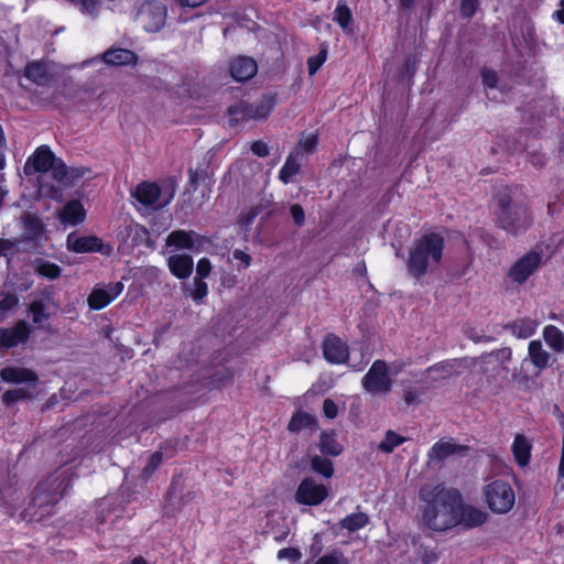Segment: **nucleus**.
<instances>
[{
	"instance_id": "bf43d9fd",
	"label": "nucleus",
	"mask_w": 564,
	"mask_h": 564,
	"mask_svg": "<svg viewBox=\"0 0 564 564\" xmlns=\"http://www.w3.org/2000/svg\"><path fill=\"white\" fill-rule=\"evenodd\" d=\"M304 151L308 154L315 152L318 144V137L316 134H310L302 141Z\"/></svg>"
},
{
	"instance_id": "2eb2a0df",
	"label": "nucleus",
	"mask_w": 564,
	"mask_h": 564,
	"mask_svg": "<svg viewBox=\"0 0 564 564\" xmlns=\"http://www.w3.org/2000/svg\"><path fill=\"white\" fill-rule=\"evenodd\" d=\"M23 76L37 86H48L54 79V73L47 61H30L26 63Z\"/></svg>"
},
{
	"instance_id": "0eeeda50",
	"label": "nucleus",
	"mask_w": 564,
	"mask_h": 564,
	"mask_svg": "<svg viewBox=\"0 0 564 564\" xmlns=\"http://www.w3.org/2000/svg\"><path fill=\"white\" fill-rule=\"evenodd\" d=\"M362 388L371 394H387L391 391L392 380L384 360L377 359L362 378Z\"/></svg>"
},
{
	"instance_id": "f8f14e48",
	"label": "nucleus",
	"mask_w": 564,
	"mask_h": 564,
	"mask_svg": "<svg viewBox=\"0 0 564 564\" xmlns=\"http://www.w3.org/2000/svg\"><path fill=\"white\" fill-rule=\"evenodd\" d=\"M122 282H110L105 288L95 286L87 297L88 307L93 311H100L115 301L122 292Z\"/></svg>"
},
{
	"instance_id": "a211bd4d",
	"label": "nucleus",
	"mask_w": 564,
	"mask_h": 564,
	"mask_svg": "<svg viewBox=\"0 0 564 564\" xmlns=\"http://www.w3.org/2000/svg\"><path fill=\"white\" fill-rule=\"evenodd\" d=\"M55 154L48 145H40L28 159L24 166L25 173L29 174L28 170L30 164L36 173L50 172L51 167L55 162Z\"/></svg>"
},
{
	"instance_id": "603ef678",
	"label": "nucleus",
	"mask_w": 564,
	"mask_h": 564,
	"mask_svg": "<svg viewBox=\"0 0 564 564\" xmlns=\"http://www.w3.org/2000/svg\"><path fill=\"white\" fill-rule=\"evenodd\" d=\"M259 215L258 208H251L240 214L238 223L243 227L250 226Z\"/></svg>"
},
{
	"instance_id": "4468645a",
	"label": "nucleus",
	"mask_w": 564,
	"mask_h": 564,
	"mask_svg": "<svg viewBox=\"0 0 564 564\" xmlns=\"http://www.w3.org/2000/svg\"><path fill=\"white\" fill-rule=\"evenodd\" d=\"M325 360L332 365H344L349 359V348L345 341L334 334H328L322 345Z\"/></svg>"
},
{
	"instance_id": "dca6fc26",
	"label": "nucleus",
	"mask_w": 564,
	"mask_h": 564,
	"mask_svg": "<svg viewBox=\"0 0 564 564\" xmlns=\"http://www.w3.org/2000/svg\"><path fill=\"white\" fill-rule=\"evenodd\" d=\"M456 518L458 524H463L465 528H476L487 521L488 514L475 506L464 503L460 496V503L456 509Z\"/></svg>"
},
{
	"instance_id": "4d7b16f0",
	"label": "nucleus",
	"mask_w": 564,
	"mask_h": 564,
	"mask_svg": "<svg viewBox=\"0 0 564 564\" xmlns=\"http://www.w3.org/2000/svg\"><path fill=\"white\" fill-rule=\"evenodd\" d=\"M478 8V0H462L460 12L464 17H471Z\"/></svg>"
},
{
	"instance_id": "79ce46f5",
	"label": "nucleus",
	"mask_w": 564,
	"mask_h": 564,
	"mask_svg": "<svg viewBox=\"0 0 564 564\" xmlns=\"http://www.w3.org/2000/svg\"><path fill=\"white\" fill-rule=\"evenodd\" d=\"M29 311L32 315V322L36 325H41L50 318V313L46 312L45 304L41 300L33 301Z\"/></svg>"
},
{
	"instance_id": "69168bd1",
	"label": "nucleus",
	"mask_w": 564,
	"mask_h": 564,
	"mask_svg": "<svg viewBox=\"0 0 564 564\" xmlns=\"http://www.w3.org/2000/svg\"><path fill=\"white\" fill-rule=\"evenodd\" d=\"M188 174H189V180H188L189 185L194 191H196L198 187V184H199L200 173L198 172V170L189 169Z\"/></svg>"
},
{
	"instance_id": "c03bdc74",
	"label": "nucleus",
	"mask_w": 564,
	"mask_h": 564,
	"mask_svg": "<svg viewBox=\"0 0 564 564\" xmlns=\"http://www.w3.org/2000/svg\"><path fill=\"white\" fill-rule=\"evenodd\" d=\"M314 564H349L348 560L339 551L324 554Z\"/></svg>"
},
{
	"instance_id": "a878e982",
	"label": "nucleus",
	"mask_w": 564,
	"mask_h": 564,
	"mask_svg": "<svg viewBox=\"0 0 564 564\" xmlns=\"http://www.w3.org/2000/svg\"><path fill=\"white\" fill-rule=\"evenodd\" d=\"M528 357L538 371H542L550 366L551 355L543 348L542 343L538 339L529 343Z\"/></svg>"
},
{
	"instance_id": "ddd939ff",
	"label": "nucleus",
	"mask_w": 564,
	"mask_h": 564,
	"mask_svg": "<svg viewBox=\"0 0 564 564\" xmlns=\"http://www.w3.org/2000/svg\"><path fill=\"white\" fill-rule=\"evenodd\" d=\"M32 333V328L25 319L18 321L12 327L0 328V348L11 349L20 344H25Z\"/></svg>"
},
{
	"instance_id": "a18cd8bd",
	"label": "nucleus",
	"mask_w": 564,
	"mask_h": 564,
	"mask_svg": "<svg viewBox=\"0 0 564 564\" xmlns=\"http://www.w3.org/2000/svg\"><path fill=\"white\" fill-rule=\"evenodd\" d=\"M50 171L52 172L53 178L62 183L67 177L68 167L62 159L55 158V162Z\"/></svg>"
},
{
	"instance_id": "774afa93",
	"label": "nucleus",
	"mask_w": 564,
	"mask_h": 564,
	"mask_svg": "<svg viewBox=\"0 0 564 564\" xmlns=\"http://www.w3.org/2000/svg\"><path fill=\"white\" fill-rule=\"evenodd\" d=\"M557 477L564 478V435H563V440H562V451H561V458H560V464H558V468H557Z\"/></svg>"
},
{
	"instance_id": "b1692460",
	"label": "nucleus",
	"mask_w": 564,
	"mask_h": 564,
	"mask_svg": "<svg viewBox=\"0 0 564 564\" xmlns=\"http://www.w3.org/2000/svg\"><path fill=\"white\" fill-rule=\"evenodd\" d=\"M68 249L76 253L101 252L104 242L96 236H82L70 241L67 239Z\"/></svg>"
},
{
	"instance_id": "1a4fd4ad",
	"label": "nucleus",
	"mask_w": 564,
	"mask_h": 564,
	"mask_svg": "<svg viewBox=\"0 0 564 564\" xmlns=\"http://www.w3.org/2000/svg\"><path fill=\"white\" fill-rule=\"evenodd\" d=\"M162 188L155 182L143 181L137 185L132 196L145 207L162 209L172 200L174 193L171 192L166 198L160 200Z\"/></svg>"
},
{
	"instance_id": "ea45409f",
	"label": "nucleus",
	"mask_w": 564,
	"mask_h": 564,
	"mask_svg": "<svg viewBox=\"0 0 564 564\" xmlns=\"http://www.w3.org/2000/svg\"><path fill=\"white\" fill-rule=\"evenodd\" d=\"M328 46L323 43L319 46V52L316 55H313L307 58V70L310 76H313L318 72V69L326 62Z\"/></svg>"
},
{
	"instance_id": "864d4df0",
	"label": "nucleus",
	"mask_w": 564,
	"mask_h": 564,
	"mask_svg": "<svg viewBox=\"0 0 564 564\" xmlns=\"http://www.w3.org/2000/svg\"><path fill=\"white\" fill-rule=\"evenodd\" d=\"M250 150L254 155L259 158H267L270 153L268 144L262 140L252 142Z\"/></svg>"
},
{
	"instance_id": "680f3d73",
	"label": "nucleus",
	"mask_w": 564,
	"mask_h": 564,
	"mask_svg": "<svg viewBox=\"0 0 564 564\" xmlns=\"http://www.w3.org/2000/svg\"><path fill=\"white\" fill-rule=\"evenodd\" d=\"M301 552L294 547H283L278 552V558H290L292 561L299 560Z\"/></svg>"
},
{
	"instance_id": "c756f323",
	"label": "nucleus",
	"mask_w": 564,
	"mask_h": 564,
	"mask_svg": "<svg viewBox=\"0 0 564 564\" xmlns=\"http://www.w3.org/2000/svg\"><path fill=\"white\" fill-rule=\"evenodd\" d=\"M34 271L37 275L48 280H56L62 274V268L43 258H36L34 262Z\"/></svg>"
},
{
	"instance_id": "6ab92c4d",
	"label": "nucleus",
	"mask_w": 564,
	"mask_h": 564,
	"mask_svg": "<svg viewBox=\"0 0 564 564\" xmlns=\"http://www.w3.org/2000/svg\"><path fill=\"white\" fill-rule=\"evenodd\" d=\"M229 72L236 82L243 83L257 74L258 64L251 57L238 56L230 62Z\"/></svg>"
},
{
	"instance_id": "8fccbe9b",
	"label": "nucleus",
	"mask_w": 564,
	"mask_h": 564,
	"mask_svg": "<svg viewBox=\"0 0 564 564\" xmlns=\"http://www.w3.org/2000/svg\"><path fill=\"white\" fill-rule=\"evenodd\" d=\"M212 263L208 258H200L196 265V276L194 279L204 280L210 274Z\"/></svg>"
},
{
	"instance_id": "20e7f679",
	"label": "nucleus",
	"mask_w": 564,
	"mask_h": 564,
	"mask_svg": "<svg viewBox=\"0 0 564 564\" xmlns=\"http://www.w3.org/2000/svg\"><path fill=\"white\" fill-rule=\"evenodd\" d=\"M276 106V94H263L256 104L240 100L227 108L228 124L231 128L249 120H265Z\"/></svg>"
},
{
	"instance_id": "49530a36",
	"label": "nucleus",
	"mask_w": 564,
	"mask_h": 564,
	"mask_svg": "<svg viewBox=\"0 0 564 564\" xmlns=\"http://www.w3.org/2000/svg\"><path fill=\"white\" fill-rule=\"evenodd\" d=\"M208 294V285L202 279H194V290L191 292L192 299L200 303Z\"/></svg>"
},
{
	"instance_id": "6e6d98bb",
	"label": "nucleus",
	"mask_w": 564,
	"mask_h": 564,
	"mask_svg": "<svg viewBox=\"0 0 564 564\" xmlns=\"http://www.w3.org/2000/svg\"><path fill=\"white\" fill-rule=\"evenodd\" d=\"M18 304V297L13 294H8L0 300V313H6L13 310Z\"/></svg>"
},
{
	"instance_id": "3c124183",
	"label": "nucleus",
	"mask_w": 564,
	"mask_h": 564,
	"mask_svg": "<svg viewBox=\"0 0 564 564\" xmlns=\"http://www.w3.org/2000/svg\"><path fill=\"white\" fill-rule=\"evenodd\" d=\"M290 214L293 218L294 224L297 227H302L305 223V212L300 204H293L290 207Z\"/></svg>"
},
{
	"instance_id": "f704fd0d",
	"label": "nucleus",
	"mask_w": 564,
	"mask_h": 564,
	"mask_svg": "<svg viewBox=\"0 0 564 564\" xmlns=\"http://www.w3.org/2000/svg\"><path fill=\"white\" fill-rule=\"evenodd\" d=\"M301 164L296 156L289 154L283 166L279 171V180L283 184H289L294 175L300 172Z\"/></svg>"
},
{
	"instance_id": "473e14b6",
	"label": "nucleus",
	"mask_w": 564,
	"mask_h": 564,
	"mask_svg": "<svg viewBox=\"0 0 564 564\" xmlns=\"http://www.w3.org/2000/svg\"><path fill=\"white\" fill-rule=\"evenodd\" d=\"M406 442V437L388 430L383 440L378 444V449L384 454H391L398 446Z\"/></svg>"
},
{
	"instance_id": "c9c22d12",
	"label": "nucleus",
	"mask_w": 564,
	"mask_h": 564,
	"mask_svg": "<svg viewBox=\"0 0 564 564\" xmlns=\"http://www.w3.org/2000/svg\"><path fill=\"white\" fill-rule=\"evenodd\" d=\"M510 328L519 338H529L535 333L536 323L530 317H524L516 321Z\"/></svg>"
},
{
	"instance_id": "e2e57ef3",
	"label": "nucleus",
	"mask_w": 564,
	"mask_h": 564,
	"mask_svg": "<svg viewBox=\"0 0 564 564\" xmlns=\"http://www.w3.org/2000/svg\"><path fill=\"white\" fill-rule=\"evenodd\" d=\"M232 257L235 260H238L242 263L243 269H247L248 267H250L251 261H252L251 256L240 249H235L232 251Z\"/></svg>"
},
{
	"instance_id": "423d86ee",
	"label": "nucleus",
	"mask_w": 564,
	"mask_h": 564,
	"mask_svg": "<svg viewBox=\"0 0 564 564\" xmlns=\"http://www.w3.org/2000/svg\"><path fill=\"white\" fill-rule=\"evenodd\" d=\"M487 507L497 514L509 512L516 502V495L512 486L501 479H495L487 484L482 490Z\"/></svg>"
},
{
	"instance_id": "0e129e2a",
	"label": "nucleus",
	"mask_w": 564,
	"mask_h": 564,
	"mask_svg": "<svg viewBox=\"0 0 564 564\" xmlns=\"http://www.w3.org/2000/svg\"><path fill=\"white\" fill-rule=\"evenodd\" d=\"M403 399L406 405L416 404L420 402V392L416 389H406Z\"/></svg>"
},
{
	"instance_id": "a19ab883",
	"label": "nucleus",
	"mask_w": 564,
	"mask_h": 564,
	"mask_svg": "<svg viewBox=\"0 0 564 564\" xmlns=\"http://www.w3.org/2000/svg\"><path fill=\"white\" fill-rule=\"evenodd\" d=\"M31 398V393L26 388H17L7 390L1 395V401L6 406L13 405L14 403Z\"/></svg>"
},
{
	"instance_id": "39448f33",
	"label": "nucleus",
	"mask_w": 564,
	"mask_h": 564,
	"mask_svg": "<svg viewBox=\"0 0 564 564\" xmlns=\"http://www.w3.org/2000/svg\"><path fill=\"white\" fill-rule=\"evenodd\" d=\"M63 490V481L57 486L47 480L39 482L32 492L29 510L39 518L51 516L54 506L64 496Z\"/></svg>"
},
{
	"instance_id": "58836bf2",
	"label": "nucleus",
	"mask_w": 564,
	"mask_h": 564,
	"mask_svg": "<svg viewBox=\"0 0 564 564\" xmlns=\"http://www.w3.org/2000/svg\"><path fill=\"white\" fill-rule=\"evenodd\" d=\"M169 442H164L160 445V448L153 452L145 466L142 469V474L147 477L151 476L162 464L163 462V451L167 449Z\"/></svg>"
},
{
	"instance_id": "de8ad7c7",
	"label": "nucleus",
	"mask_w": 564,
	"mask_h": 564,
	"mask_svg": "<svg viewBox=\"0 0 564 564\" xmlns=\"http://www.w3.org/2000/svg\"><path fill=\"white\" fill-rule=\"evenodd\" d=\"M455 360H444L431 366L427 371L429 372H437L442 378H447L452 375Z\"/></svg>"
},
{
	"instance_id": "393cba45",
	"label": "nucleus",
	"mask_w": 564,
	"mask_h": 564,
	"mask_svg": "<svg viewBox=\"0 0 564 564\" xmlns=\"http://www.w3.org/2000/svg\"><path fill=\"white\" fill-rule=\"evenodd\" d=\"M86 210L79 200L73 199L65 204L59 213V219L64 224L78 225L85 220Z\"/></svg>"
},
{
	"instance_id": "e433bc0d",
	"label": "nucleus",
	"mask_w": 564,
	"mask_h": 564,
	"mask_svg": "<svg viewBox=\"0 0 564 564\" xmlns=\"http://www.w3.org/2000/svg\"><path fill=\"white\" fill-rule=\"evenodd\" d=\"M311 468L314 473L322 475L325 478H330L334 475L333 462L324 456H313L311 458Z\"/></svg>"
},
{
	"instance_id": "13d9d810",
	"label": "nucleus",
	"mask_w": 564,
	"mask_h": 564,
	"mask_svg": "<svg viewBox=\"0 0 564 564\" xmlns=\"http://www.w3.org/2000/svg\"><path fill=\"white\" fill-rule=\"evenodd\" d=\"M512 356V350L510 347H503L501 349H497L492 351L487 358H496L497 360L505 362L509 361Z\"/></svg>"
},
{
	"instance_id": "f3484780",
	"label": "nucleus",
	"mask_w": 564,
	"mask_h": 564,
	"mask_svg": "<svg viewBox=\"0 0 564 564\" xmlns=\"http://www.w3.org/2000/svg\"><path fill=\"white\" fill-rule=\"evenodd\" d=\"M206 238L193 230L176 229L171 231L166 237V246L177 249L194 250L195 243L202 245Z\"/></svg>"
},
{
	"instance_id": "bb28decb",
	"label": "nucleus",
	"mask_w": 564,
	"mask_h": 564,
	"mask_svg": "<svg viewBox=\"0 0 564 564\" xmlns=\"http://www.w3.org/2000/svg\"><path fill=\"white\" fill-rule=\"evenodd\" d=\"M317 426V419L305 411H295L288 424V430L292 433H299L303 429H314Z\"/></svg>"
},
{
	"instance_id": "052dcab7",
	"label": "nucleus",
	"mask_w": 564,
	"mask_h": 564,
	"mask_svg": "<svg viewBox=\"0 0 564 564\" xmlns=\"http://www.w3.org/2000/svg\"><path fill=\"white\" fill-rule=\"evenodd\" d=\"M234 32L238 33L239 35H242L247 32H256V23L252 20L238 21Z\"/></svg>"
},
{
	"instance_id": "4be33fe9",
	"label": "nucleus",
	"mask_w": 564,
	"mask_h": 564,
	"mask_svg": "<svg viewBox=\"0 0 564 564\" xmlns=\"http://www.w3.org/2000/svg\"><path fill=\"white\" fill-rule=\"evenodd\" d=\"M511 451L516 463L520 467L529 465L531 459L532 443L523 434H517L511 445Z\"/></svg>"
},
{
	"instance_id": "37998d69",
	"label": "nucleus",
	"mask_w": 564,
	"mask_h": 564,
	"mask_svg": "<svg viewBox=\"0 0 564 564\" xmlns=\"http://www.w3.org/2000/svg\"><path fill=\"white\" fill-rule=\"evenodd\" d=\"M334 20L343 28L346 29L351 20V13L349 8L343 3L338 2L336 9L334 11Z\"/></svg>"
},
{
	"instance_id": "412c9836",
	"label": "nucleus",
	"mask_w": 564,
	"mask_h": 564,
	"mask_svg": "<svg viewBox=\"0 0 564 564\" xmlns=\"http://www.w3.org/2000/svg\"><path fill=\"white\" fill-rule=\"evenodd\" d=\"M167 267L175 278L184 280L192 274L194 260L189 254H174L169 257Z\"/></svg>"
},
{
	"instance_id": "72a5a7b5",
	"label": "nucleus",
	"mask_w": 564,
	"mask_h": 564,
	"mask_svg": "<svg viewBox=\"0 0 564 564\" xmlns=\"http://www.w3.org/2000/svg\"><path fill=\"white\" fill-rule=\"evenodd\" d=\"M419 57L416 53L406 56L402 67L399 72V80L406 82L408 85H412L413 77L417 69Z\"/></svg>"
},
{
	"instance_id": "6e6552de",
	"label": "nucleus",
	"mask_w": 564,
	"mask_h": 564,
	"mask_svg": "<svg viewBox=\"0 0 564 564\" xmlns=\"http://www.w3.org/2000/svg\"><path fill=\"white\" fill-rule=\"evenodd\" d=\"M137 20L145 32H160L166 21V7L155 0L145 1L139 9Z\"/></svg>"
},
{
	"instance_id": "2f4dec72",
	"label": "nucleus",
	"mask_w": 564,
	"mask_h": 564,
	"mask_svg": "<svg viewBox=\"0 0 564 564\" xmlns=\"http://www.w3.org/2000/svg\"><path fill=\"white\" fill-rule=\"evenodd\" d=\"M369 516L365 512H354L340 520L339 525L349 532H356L369 523Z\"/></svg>"
},
{
	"instance_id": "09e8293b",
	"label": "nucleus",
	"mask_w": 564,
	"mask_h": 564,
	"mask_svg": "<svg viewBox=\"0 0 564 564\" xmlns=\"http://www.w3.org/2000/svg\"><path fill=\"white\" fill-rule=\"evenodd\" d=\"M482 84L487 88H496L499 82V77L496 70L484 68L481 70Z\"/></svg>"
},
{
	"instance_id": "9b49d317",
	"label": "nucleus",
	"mask_w": 564,
	"mask_h": 564,
	"mask_svg": "<svg viewBox=\"0 0 564 564\" xmlns=\"http://www.w3.org/2000/svg\"><path fill=\"white\" fill-rule=\"evenodd\" d=\"M542 256L531 250L517 260L508 271V278L518 284H523L541 265Z\"/></svg>"
},
{
	"instance_id": "338daca9",
	"label": "nucleus",
	"mask_w": 564,
	"mask_h": 564,
	"mask_svg": "<svg viewBox=\"0 0 564 564\" xmlns=\"http://www.w3.org/2000/svg\"><path fill=\"white\" fill-rule=\"evenodd\" d=\"M15 243L6 238H0V256H4L8 251L14 248Z\"/></svg>"
},
{
	"instance_id": "aec40b11",
	"label": "nucleus",
	"mask_w": 564,
	"mask_h": 564,
	"mask_svg": "<svg viewBox=\"0 0 564 564\" xmlns=\"http://www.w3.org/2000/svg\"><path fill=\"white\" fill-rule=\"evenodd\" d=\"M0 378L7 383H32L35 384L39 381V376L32 369L25 367L8 366L0 370Z\"/></svg>"
},
{
	"instance_id": "4c0bfd02",
	"label": "nucleus",
	"mask_w": 564,
	"mask_h": 564,
	"mask_svg": "<svg viewBox=\"0 0 564 564\" xmlns=\"http://www.w3.org/2000/svg\"><path fill=\"white\" fill-rule=\"evenodd\" d=\"M464 449H466V447L463 445L442 441L436 442L432 447L435 457L438 459H445L448 456L460 453Z\"/></svg>"
},
{
	"instance_id": "f257e3e1",
	"label": "nucleus",
	"mask_w": 564,
	"mask_h": 564,
	"mask_svg": "<svg viewBox=\"0 0 564 564\" xmlns=\"http://www.w3.org/2000/svg\"><path fill=\"white\" fill-rule=\"evenodd\" d=\"M420 497L425 502L421 508V518L426 528L442 532L458 525L456 509L460 503V492L457 489L441 485L431 491L422 488Z\"/></svg>"
},
{
	"instance_id": "c85d7f7f",
	"label": "nucleus",
	"mask_w": 564,
	"mask_h": 564,
	"mask_svg": "<svg viewBox=\"0 0 564 564\" xmlns=\"http://www.w3.org/2000/svg\"><path fill=\"white\" fill-rule=\"evenodd\" d=\"M543 339L546 345L556 352H564V333L555 325H546L543 328Z\"/></svg>"
},
{
	"instance_id": "7ed1b4c3",
	"label": "nucleus",
	"mask_w": 564,
	"mask_h": 564,
	"mask_svg": "<svg viewBox=\"0 0 564 564\" xmlns=\"http://www.w3.org/2000/svg\"><path fill=\"white\" fill-rule=\"evenodd\" d=\"M494 200L496 224L506 232L517 236L532 226L533 216L529 205L524 202H514L510 187L497 192Z\"/></svg>"
},
{
	"instance_id": "5701e85b",
	"label": "nucleus",
	"mask_w": 564,
	"mask_h": 564,
	"mask_svg": "<svg viewBox=\"0 0 564 564\" xmlns=\"http://www.w3.org/2000/svg\"><path fill=\"white\" fill-rule=\"evenodd\" d=\"M101 58L106 64L115 66L133 65L138 61L137 54L127 48H109Z\"/></svg>"
},
{
	"instance_id": "9d476101",
	"label": "nucleus",
	"mask_w": 564,
	"mask_h": 564,
	"mask_svg": "<svg viewBox=\"0 0 564 564\" xmlns=\"http://www.w3.org/2000/svg\"><path fill=\"white\" fill-rule=\"evenodd\" d=\"M328 488L317 484L312 477H305L295 491V500L303 506H318L328 497Z\"/></svg>"
},
{
	"instance_id": "cd10ccee",
	"label": "nucleus",
	"mask_w": 564,
	"mask_h": 564,
	"mask_svg": "<svg viewBox=\"0 0 564 564\" xmlns=\"http://www.w3.org/2000/svg\"><path fill=\"white\" fill-rule=\"evenodd\" d=\"M23 228L29 240L36 241L45 232V225L42 219L32 213H26L23 217Z\"/></svg>"
},
{
	"instance_id": "7c9ffc66",
	"label": "nucleus",
	"mask_w": 564,
	"mask_h": 564,
	"mask_svg": "<svg viewBox=\"0 0 564 564\" xmlns=\"http://www.w3.org/2000/svg\"><path fill=\"white\" fill-rule=\"evenodd\" d=\"M319 451L322 454L338 456L343 452L341 445L337 442L334 432L323 431L319 438Z\"/></svg>"
},
{
	"instance_id": "5fc2aeb1",
	"label": "nucleus",
	"mask_w": 564,
	"mask_h": 564,
	"mask_svg": "<svg viewBox=\"0 0 564 564\" xmlns=\"http://www.w3.org/2000/svg\"><path fill=\"white\" fill-rule=\"evenodd\" d=\"M323 412L327 419H335L338 414V406L332 399H325L323 402Z\"/></svg>"
},
{
	"instance_id": "f03ea898",
	"label": "nucleus",
	"mask_w": 564,
	"mask_h": 564,
	"mask_svg": "<svg viewBox=\"0 0 564 564\" xmlns=\"http://www.w3.org/2000/svg\"><path fill=\"white\" fill-rule=\"evenodd\" d=\"M445 250V239L438 232H425L415 238L409 248L408 273L415 279L426 275L432 265H438Z\"/></svg>"
}]
</instances>
